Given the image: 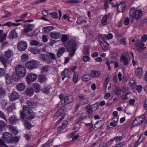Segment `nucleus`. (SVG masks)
Wrapping results in <instances>:
<instances>
[{
	"label": "nucleus",
	"mask_w": 147,
	"mask_h": 147,
	"mask_svg": "<svg viewBox=\"0 0 147 147\" xmlns=\"http://www.w3.org/2000/svg\"><path fill=\"white\" fill-rule=\"evenodd\" d=\"M16 75L13 77L15 80H19V78L24 77L26 74V70L25 67L22 65H18L15 67Z\"/></svg>",
	"instance_id": "f257e3e1"
},
{
	"label": "nucleus",
	"mask_w": 147,
	"mask_h": 147,
	"mask_svg": "<svg viewBox=\"0 0 147 147\" xmlns=\"http://www.w3.org/2000/svg\"><path fill=\"white\" fill-rule=\"evenodd\" d=\"M66 50L69 52V54L71 57L73 56L76 51L75 47L76 46V41L74 40H70L64 45Z\"/></svg>",
	"instance_id": "f03ea898"
},
{
	"label": "nucleus",
	"mask_w": 147,
	"mask_h": 147,
	"mask_svg": "<svg viewBox=\"0 0 147 147\" xmlns=\"http://www.w3.org/2000/svg\"><path fill=\"white\" fill-rule=\"evenodd\" d=\"M74 100V97L72 96H67L64 98V103H63L62 100H61L58 104V105L57 106V107H61L65 105L72 102Z\"/></svg>",
	"instance_id": "7ed1b4c3"
},
{
	"label": "nucleus",
	"mask_w": 147,
	"mask_h": 147,
	"mask_svg": "<svg viewBox=\"0 0 147 147\" xmlns=\"http://www.w3.org/2000/svg\"><path fill=\"white\" fill-rule=\"evenodd\" d=\"M98 107V105L96 104H93L91 106L88 105L86 106V111L88 114V117L89 118L92 117V115L93 112L96 110Z\"/></svg>",
	"instance_id": "20e7f679"
},
{
	"label": "nucleus",
	"mask_w": 147,
	"mask_h": 147,
	"mask_svg": "<svg viewBox=\"0 0 147 147\" xmlns=\"http://www.w3.org/2000/svg\"><path fill=\"white\" fill-rule=\"evenodd\" d=\"M38 61L33 60L26 62L25 65L26 67L30 69H33L37 68L39 65Z\"/></svg>",
	"instance_id": "39448f33"
},
{
	"label": "nucleus",
	"mask_w": 147,
	"mask_h": 147,
	"mask_svg": "<svg viewBox=\"0 0 147 147\" xmlns=\"http://www.w3.org/2000/svg\"><path fill=\"white\" fill-rule=\"evenodd\" d=\"M145 117V115H142L141 116L136 117L133 122L132 125L134 126L141 124L144 120Z\"/></svg>",
	"instance_id": "423d86ee"
},
{
	"label": "nucleus",
	"mask_w": 147,
	"mask_h": 147,
	"mask_svg": "<svg viewBox=\"0 0 147 147\" xmlns=\"http://www.w3.org/2000/svg\"><path fill=\"white\" fill-rule=\"evenodd\" d=\"M32 110L28 107L26 105H24L23 107V110L20 111V115L21 116L20 118L21 119H24L25 116L30 112Z\"/></svg>",
	"instance_id": "0eeeda50"
},
{
	"label": "nucleus",
	"mask_w": 147,
	"mask_h": 147,
	"mask_svg": "<svg viewBox=\"0 0 147 147\" xmlns=\"http://www.w3.org/2000/svg\"><path fill=\"white\" fill-rule=\"evenodd\" d=\"M37 78V76L36 74H34L30 73L28 74L26 77V78L28 83L29 84L31 82L35 81Z\"/></svg>",
	"instance_id": "6e6552de"
},
{
	"label": "nucleus",
	"mask_w": 147,
	"mask_h": 147,
	"mask_svg": "<svg viewBox=\"0 0 147 147\" xmlns=\"http://www.w3.org/2000/svg\"><path fill=\"white\" fill-rule=\"evenodd\" d=\"M34 27L33 24L26 23L24 25V28L23 29V32L24 33L31 31L34 29Z\"/></svg>",
	"instance_id": "1a4fd4ad"
},
{
	"label": "nucleus",
	"mask_w": 147,
	"mask_h": 147,
	"mask_svg": "<svg viewBox=\"0 0 147 147\" xmlns=\"http://www.w3.org/2000/svg\"><path fill=\"white\" fill-rule=\"evenodd\" d=\"M27 45L25 42L21 41L18 45V49L20 51H24L27 48Z\"/></svg>",
	"instance_id": "9d476101"
},
{
	"label": "nucleus",
	"mask_w": 147,
	"mask_h": 147,
	"mask_svg": "<svg viewBox=\"0 0 147 147\" xmlns=\"http://www.w3.org/2000/svg\"><path fill=\"white\" fill-rule=\"evenodd\" d=\"M26 103L28 106V107L30 108L33 109L36 107H37V104L36 102L32 99L27 100Z\"/></svg>",
	"instance_id": "9b49d317"
},
{
	"label": "nucleus",
	"mask_w": 147,
	"mask_h": 147,
	"mask_svg": "<svg viewBox=\"0 0 147 147\" xmlns=\"http://www.w3.org/2000/svg\"><path fill=\"white\" fill-rule=\"evenodd\" d=\"M11 134L8 132L4 133L2 136L3 139L6 142H9L12 138Z\"/></svg>",
	"instance_id": "f8f14e48"
},
{
	"label": "nucleus",
	"mask_w": 147,
	"mask_h": 147,
	"mask_svg": "<svg viewBox=\"0 0 147 147\" xmlns=\"http://www.w3.org/2000/svg\"><path fill=\"white\" fill-rule=\"evenodd\" d=\"M50 37L54 39L60 38L61 36V33L60 32H52L50 33Z\"/></svg>",
	"instance_id": "ddd939ff"
},
{
	"label": "nucleus",
	"mask_w": 147,
	"mask_h": 147,
	"mask_svg": "<svg viewBox=\"0 0 147 147\" xmlns=\"http://www.w3.org/2000/svg\"><path fill=\"white\" fill-rule=\"evenodd\" d=\"M144 43L141 42H137L135 45V47L136 49L139 52L143 51L146 48L144 47Z\"/></svg>",
	"instance_id": "4468645a"
},
{
	"label": "nucleus",
	"mask_w": 147,
	"mask_h": 147,
	"mask_svg": "<svg viewBox=\"0 0 147 147\" xmlns=\"http://www.w3.org/2000/svg\"><path fill=\"white\" fill-rule=\"evenodd\" d=\"M38 79L41 84L45 83L47 80V78L45 74H41L38 76Z\"/></svg>",
	"instance_id": "2eb2a0df"
},
{
	"label": "nucleus",
	"mask_w": 147,
	"mask_h": 147,
	"mask_svg": "<svg viewBox=\"0 0 147 147\" xmlns=\"http://www.w3.org/2000/svg\"><path fill=\"white\" fill-rule=\"evenodd\" d=\"M19 97V95L18 92H13L9 96V99L11 101H14L18 99Z\"/></svg>",
	"instance_id": "dca6fc26"
},
{
	"label": "nucleus",
	"mask_w": 147,
	"mask_h": 147,
	"mask_svg": "<svg viewBox=\"0 0 147 147\" xmlns=\"http://www.w3.org/2000/svg\"><path fill=\"white\" fill-rule=\"evenodd\" d=\"M32 86L33 89L34 90L35 92L36 93H38L42 90L41 86L37 83H33Z\"/></svg>",
	"instance_id": "f3484780"
},
{
	"label": "nucleus",
	"mask_w": 147,
	"mask_h": 147,
	"mask_svg": "<svg viewBox=\"0 0 147 147\" xmlns=\"http://www.w3.org/2000/svg\"><path fill=\"white\" fill-rule=\"evenodd\" d=\"M69 70L68 68H65L64 70L61 73V75L62 76V80H64L65 78L67 77L69 78H70L69 74Z\"/></svg>",
	"instance_id": "a211bd4d"
},
{
	"label": "nucleus",
	"mask_w": 147,
	"mask_h": 147,
	"mask_svg": "<svg viewBox=\"0 0 147 147\" xmlns=\"http://www.w3.org/2000/svg\"><path fill=\"white\" fill-rule=\"evenodd\" d=\"M0 60L4 65L5 68L7 67V65L9 64L10 63L9 59L7 58H5L3 56H1L0 57Z\"/></svg>",
	"instance_id": "6ab92c4d"
},
{
	"label": "nucleus",
	"mask_w": 147,
	"mask_h": 147,
	"mask_svg": "<svg viewBox=\"0 0 147 147\" xmlns=\"http://www.w3.org/2000/svg\"><path fill=\"white\" fill-rule=\"evenodd\" d=\"M103 42H100V45L101 47L104 50H106L108 49L109 47L108 43L105 41V39L104 38H102Z\"/></svg>",
	"instance_id": "aec40b11"
},
{
	"label": "nucleus",
	"mask_w": 147,
	"mask_h": 147,
	"mask_svg": "<svg viewBox=\"0 0 147 147\" xmlns=\"http://www.w3.org/2000/svg\"><path fill=\"white\" fill-rule=\"evenodd\" d=\"M121 59L124 65L126 66L128 65L129 57L125 55H122L121 56Z\"/></svg>",
	"instance_id": "412c9836"
},
{
	"label": "nucleus",
	"mask_w": 147,
	"mask_h": 147,
	"mask_svg": "<svg viewBox=\"0 0 147 147\" xmlns=\"http://www.w3.org/2000/svg\"><path fill=\"white\" fill-rule=\"evenodd\" d=\"M9 121L10 123L14 124L19 121L18 119L15 115H12L9 117Z\"/></svg>",
	"instance_id": "4be33fe9"
},
{
	"label": "nucleus",
	"mask_w": 147,
	"mask_h": 147,
	"mask_svg": "<svg viewBox=\"0 0 147 147\" xmlns=\"http://www.w3.org/2000/svg\"><path fill=\"white\" fill-rule=\"evenodd\" d=\"M115 64V67L117 68L119 66V63L116 62H115L114 61L108 60L106 64L108 66V69H111V66Z\"/></svg>",
	"instance_id": "5701e85b"
},
{
	"label": "nucleus",
	"mask_w": 147,
	"mask_h": 147,
	"mask_svg": "<svg viewBox=\"0 0 147 147\" xmlns=\"http://www.w3.org/2000/svg\"><path fill=\"white\" fill-rule=\"evenodd\" d=\"M143 69L142 68L140 67L135 70L136 76L139 78H141L142 76Z\"/></svg>",
	"instance_id": "b1692460"
},
{
	"label": "nucleus",
	"mask_w": 147,
	"mask_h": 147,
	"mask_svg": "<svg viewBox=\"0 0 147 147\" xmlns=\"http://www.w3.org/2000/svg\"><path fill=\"white\" fill-rule=\"evenodd\" d=\"M126 5L123 3H120L118 6L117 10L119 12H123L125 9Z\"/></svg>",
	"instance_id": "393cba45"
},
{
	"label": "nucleus",
	"mask_w": 147,
	"mask_h": 147,
	"mask_svg": "<svg viewBox=\"0 0 147 147\" xmlns=\"http://www.w3.org/2000/svg\"><path fill=\"white\" fill-rule=\"evenodd\" d=\"M16 88L19 91H23L25 88V85L23 83H19L16 85Z\"/></svg>",
	"instance_id": "a878e982"
},
{
	"label": "nucleus",
	"mask_w": 147,
	"mask_h": 147,
	"mask_svg": "<svg viewBox=\"0 0 147 147\" xmlns=\"http://www.w3.org/2000/svg\"><path fill=\"white\" fill-rule=\"evenodd\" d=\"M54 28V27L51 26L44 27L42 29V32L45 33H48L53 30Z\"/></svg>",
	"instance_id": "bb28decb"
},
{
	"label": "nucleus",
	"mask_w": 147,
	"mask_h": 147,
	"mask_svg": "<svg viewBox=\"0 0 147 147\" xmlns=\"http://www.w3.org/2000/svg\"><path fill=\"white\" fill-rule=\"evenodd\" d=\"M65 49L63 47H61L59 48L57 53V55L58 57H61L65 52Z\"/></svg>",
	"instance_id": "cd10ccee"
},
{
	"label": "nucleus",
	"mask_w": 147,
	"mask_h": 147,
	"mask_svg": "<svg viewBox=\"0 0 147 147\" xmlns=\"http://www.w3.org/2000/svg\"><path fill=\"white\" fill-rule=\"evenodd\" d=\"M25 93L27 96H31L34 94V90L32 88H27L25 90Z\"/></svg>",
	"instance_id": "c85d7f7f"
},
{
	"label": "nucleus",
	"mask_w": 147,
	"mask_h": 147,
	"mask_svg": "<svg viewBox=\"0 0 147 147\" xmlns=\"http://www.w3.org/2000/svg\"><path fill=\"white\" fill-rule=\"evenodd\" d=\"M142 13L141 10H137L134 13L135 18L136 19H139L141 18L142 16Z\"/></svg>",
	"instance_id": "c756f323"
},
{
	"label": "nucleus",
	"mask_w": 147,
	"mask_h": 147,
	"mask_svg": "<svg viewBox=\"0 0 147 147\" xmlns=\"http://www.w3.org/2000/svg\"><path fill=\"white\" fill-rule=\"evenodd\" d=\"M67 123L66 121H64L62 123V125L59 127L58 128V131L59 132H62L63 131L67 124Z\"/></svg>",
	"instance_id": "7c9ffc66"
},
{
	"label": "nucleus",
	"mask_w": 147,
	"mask_h": 147,
	"mask_svg": "<svg viewBox=\"0 0 147 147\" xmlns=\"http://www.w3.org/2000/svg\"><path fill=\"white\" fill-rule=\"evenodd\" d=\"M109 15H106L103 16L102 19L101 23L102 25H107L108 24L107 19L109 17Z\"/></svg>",
	"instance_id": "2f4dec72"
},
{
	"label": "nucleus",
	"mask_w": 147,
	"mask_h": 147,
	"mask_svg": "<svg viewBox=\"0 0 147 147\" xmlns=\"http://www.w3.org/2000/svg\"><path fill=\"white\" fill-rule=\"evenodd\" d=\"M8 36L10 38H14L17 37L18 34L15 30H13L10 32Z\"/></svg>",
	"instance_id": "473e14b6"
},
{
	"label": "nucleus",
	"mask_w": 147,
	"mask_h": 147,
	"mask_svg": "<svg viewBox=\"0 0 147 147\" xmlns=\"http://www.w3.org/2000/svg\"><path fill=\"white\" fill-rule=\"evenodd\" d=\"M104 122L102 120L98 121L96 122L94 125V127L98 129H99L103 126Z\"/></svg>",
	"instance_id": "72a5a7b5"
},
{
	"label": "nucleus",
	"mask_w": 147,
	"mask_h": 147,
	"mask_svg": "<svg viewBox=\"0 0 147 147\" xmlns=\"http://www.w3.org/2000/svg\"><path fill=\"white\" fill-rule=\"evenodd\" d=\"M91 77L90 74H86L83 75L82 79L83 81L87 82L91 80Z\"/></svg>",
	"instance_id": "f704fd0d"
},
{
	"label": "nucleus",
	"mask_w": 147,
	"mask_h": 147,
	"mask_svg": "<svg viewBox=\"0 0 147 147\" xmlns=\"http://www.w3.org/2000/svg\"><path fill=\"white\" fill-rule=\"evenodd\" d=\"M64 109H61L57 111L55 114L54 117L55 119H57L61 116L63 113Z\"/></svg>",
	"instance_id": "c9c22d12"
},
{
	"label": "nucleus",
	"mask_w": 147,
	"mask_h": 147,
	"mask_svg": "<svg viewBox=\"0 0 147 147\" xmlns=\"http://www.w3.org/2000/svg\"><path fill=\"white\" fill-rule=\"evenodd\" d=\"M35 114L33 112L32 110H31L30 112L25 115L27 118L28 119H33L35 116Z\"/></svg>",
	"instance_id": "e433bc0d"
},
{
	"label": "nucleus",
	"mask_w": 147,
	"mask_h": 147,
	"mask_svg": "<svg viewBox=\"0 0 147 147\" xmlns=\"http://www.w3.org/2000/svg\"><path fill=\"white\" fill-rule=\"evenodd\" d=\"M13 55L12 51L9 49L5 52L4 55L6 58L9 59L13 56Z\"/></svg>",
	"instance_id": "4c0bfd02"
},
{
	"label": "nucleus",
	"mask_w": 147,
	"mask_h": 147,
	"mask_svg": "<svg viewBox=\"0 0 147 147\" xmlns=\"http://www.w3.org/2000/svg\"><path fill=\"white\" fill-rule=\"evenodd\" d=\"M90 74L91 77H98L100 75V72L99 71L93 70L92 71Z\"/></svg>",
	"instance_id": "58836bf2"
},
{
	"label": "nucleus",
	"mask_w": 147,
	"mask_h": 147,
	"mask_svg": "<svg viewBox=\"0 0 147 147\" xmlns=\"http://www.w3.org/2000/svg\"><path fill=\"white\" fill-rule=\"evenodd\" d=\"M7 127V125L6 123L3 121L0 120V130L2 131L5 128Z\"/></svg>",
	"instance_id": "ea45409f"
},
{
	"label": "nucleus",
	"mask_w": 147,
	"mask_h": 147,
	"mask_svg": "<svg viewBox=\"0 0 147 147\" xmlns=\"http://www.w3.org/2000/svg\"><path fill=\"white\" fill-rule=\"evenodd\" d=\"M79 73L78 72H75L73 78V81L75 83L77 82L78 81V76Z\"/></svg>",
	"instance_id": "a19ab883"
},
{
	"label": "nucleus",
	"mask_w": 147,
	"mask_h": 147,
	"mask_svg": "<svg viewBox=\"0 0 147 147\" xmlns=\"http://www.w3.org/2000/svg\"><path fill=\"white\" fill-rule=\"evenodd\" d=\"M30 51L32 53L38 54L41 51L39 49L31 47L30 49Z\"/></svg>",
	"instance_id": "79ce46f5"
},
{
	"label": "nucleus",
	"mask_w": 147,
	"mask_h": 147,
	"mask_svg": "<svg viewBox=\"0 0 147 147\" xmlns=\"http://www.w3.org/2000/svg\"><path fill=\"white\" fill-rule=\"evenodd\" d=\"M87 21L85 20H84L83 17L82 16H80L77 18L76 23L80 24H81L83 23H86Z\"/></svg>",
	"instance_id": "37998d69"
},
{
	"label": "nucleus",
	"mask_w": 147,
	"mask_h": 147,
	"mask_svg": "<svg viewBox=\"0 0 147 147\" xmlns=\"http://www.w3.org/2000/svg\"><path fill=\"white\" fill-rule=\"evenodd\" d=\"M9 128L15 135L18 134V131L16 129V128L13 125H9Z\"/></svg>",
	"instance_id": "c03bdc74"
},
{
	"label": "nucleus",
	"mask_w": 147,
	"mask_h": 147,
	"mask_svg": "<svg viewBox=\"0 0 147 147\" xmlns=\"http://www.w3.org/2000/svg\"><path fill=\"white\" fill-rule=\"evenodd\" d=\"M25 127L28 129H30L32 127V125L28 121H24V122Z\"/></svg>",
	"instance_id": "a18cd8bd"
},
{
	"label": "nucleus",
	"mask_w": 147,
	"mask_h": 147,
	"mask_svg": "<svg viewBox=\"0 0 147 147\" xmlns=\"http://www.w3.org/2000/svg\"><path fill=\"white\" fill-rule=\"evenodd\" d=\"M121 90L120 88L118 86H117L115 87L114 92L116 95H119L121 94Z\"/></svg>",
	"instance_id": "49530a36"
},
{
	"label": "nucleus",
	"mask_w": 147,
	"mask_h": 147,
	"mask_svg": "<svg viewBox=\"0 0 147 147\" xmlns=\"http://www.w3.org/2000/svg\"><path fill=\"white\" fill-rule=\"evenodd\" d=\"M69 39V38L65 34L62 35L61 38V40L63 42V44L64 45L65 44V42L68 40Z\"/></svg>",
	"instance_id": "de8ad7c7"
},
{
	"label": "nucleus",
	"mask_w": 147,
	"mask_h": 147,
	"mask_svg": "<svg viewBox=\"0 0 147 147\" xmlns=\"http://www.w3.org/2000/svg\"><path fill=\"white\" fill-rule=\"evenodd\" d=\"M6 94L5 89L3 88H0V97L1 98L4 96Z\"/></svg>",
	"instance_id": "09e8293b"
},
{
	"label": "nucleus",
	"mask_w": 147,
	"mask_h": 147,
	"mask_svg": "<svg viewBox=\"0 0 147 147\" xmlns=\"http://www.w3.org/2000/svg\"><path fill=\"white\" fill-rule=\"evenodd\" d=\"M47 54H41L39 55V59L41 61L45 62L46 59Z\"/></svg>",
	"instance_id": "8fccbe9b"
},
{
	"label": "nucleus",
	"mask_w": 147,
	"mask_h": 147,
	"mask_svg": "<svg viewBox=\"0 0 147 147\" xmlns=\"http://www.w3.org/2000/svg\"><path fill=\"white\" fill-rule=\"evenodd\" d=\"M40 42L36 40H32L30 42V44L32 45L37 46L40 45Z\"/></svg>",
	"instance_id": "3c124183"
},
{
	"label": "nucleus",
	"mask_w": 147,
	"mask_h": 147,
	"mask_svg": "<svg viewBox=\"0 0 147 147\" xmlns=\"http://www.w3.org/2000/svg\"><path fill=\"white\" fill-rule=\"evenodd\" d=\"M89 100L88 99H85L83 100H80V102L81 106H83L85 104H87Z\"/></svg>",
	"instance_id": "603ef678"
},
{
	"label": "nucleus",
	"mask_w": 147,
	"mask_h": 147,
	"mask_svg": "<svg viewBox=\"0 0 147 147\" xmlns=\"http://www.w3.org/2000/svg\"><path fill=\"white\" fill-rule=\"evenodd\" d=\"M45 62H47V64H50L52 62V60L49 55H47Z\"/></svg>",
	"instance_id": "864d4df0"
},
{
	"label": "nucleus",
	"mask_w": 147,
	"mask_h": 147,
	"mask_svg": "<svg viewBox=\"0 0 147 147\" xmlns=\"http://www.w3.org/2000/svg\"><path fill=\"white\" fill-rule=\"evenodd\" d=\"M7 37V34L6 33H4L0 37V42H2L5 40H6Z\"/></svg>",
	"instance_id": "5fc2aeb1"
},
{
	"label": "nucleus",
	"mask_w": 147,
	"mask_h": 147,
	"mask_svg": "<svg viewBox=\"0 0 147 147\" xmlns=\"http://www.w3.org/2000/svg\"><path fill=\"white\" fill-rule=\"evenodd\" d=\"M28 56L27 54H24L22 56V60L23 62L25 61L28 59Z\"/></svg>",
	"instance_id": "6e6d98bb"
},
{
	"label": "nucleus",
	"mask_w": 147,
	"mask_h": 147,
	"mask_svg": "<svg viewBox=\"0 0 147 147\" xmlns=\"http://www.w3.org/2000/svg\"><path fill=\"white\" fill-rule=\"evenodd\" d=\"M105 38H106V39L108 40L111 39L113 37V36L111 34H104L103 36Z\"/></svg>",
	"instance_id": "4d7b16f0"
},
{
	"label": "nucleus",
	"mask_w": 147,
	"mask_h": 147,
	"mask_svg": "<svg viewBox=\"0 0 147 147\" xmlns=\"http://www.w3.org/2000/svg\"><path fill=\"white\" fill-rule=\"evenodd\" d=\"M123 139V137L122 136H118L115 137L113 139L117 142H120Z\"/></svg>",
	"instance_id": "13d9d810"
},
{
	"label": "nucleus",
	"mask_w": 147,
	"mask_h": 147,
	"mask_svg": "<svg viewBox=\"0 0 147 147\" xmlns=\"http://www.w3.org/2000/svg\"><path fill=\"white\" fill-rule=\"evenodd\" d=\"M49 69V66L47 65H45L42 67V71L43 72H47L48 71Z\"/></svg>",
	"instance_id": "bf43d9fd"
},
{
	"label": "nucleus",
	"mask_w": 147,
	"mask_h": 147,
	"mask_svg": "<svg viewBox=\"0 0 147 147\" xmlns=\"http://www.w3.org/2000/svg\"><path fill=\"white\" fill-rule=\"evenodd\" d=\"M49 56L50 57L51 59L53 60H56L57 59V57L56 56V55L55 54L53 53H49Z\"/></svg>",
	"instance_id": "052dcab7"
},
{
	"label": "nucleus",
	"mask_w": 147,
	"mask_h": 147,
	"mask_svg": "<svg viewBox=\"0 0 147 147\" xmlns=\"http://www.w3.org/2000/svg\"><path fill=\"white\" fill-rule=\"evenodd\" d=\"M49 14L53 18L57 19L58 18L57 13L56 12L50 13Z\"/></svg>",
	"instance_id": "680f3d73"
},
{
	"label": "nucleus",
	"mask_w": 147,
	"mask_h": 147,
	"mask_svg": "<svg viewBox=\"0 0 147 147\" xmlns=\"http://www.w3.org/2000/svg\"><path fill=\"white\" fill-rule=\"evenodd\" d=\"M128 93H126L124 94H122L121 96V98L124 100L127 101V100L128 98L127 97V95L128 94Z\"/></svg>",
	"instance_id": "e2e57ef3"
},
{
	"label": "nucleus",
	"mask_w": 147,
	"mask_h": 147,
	"mask_svg": "<svg viewBox=\"0 0 147 147\" xmlns=\"http://www.w3.org/2000/svg\"><path fill=\"white\" fill-rule=\"evenodd\" d=\"M42 90L44 93L46 94L49 93L50 91V89L49 88L47 87H45Z\"/></svg>",
	"instance_id": "0e129e2a"
},
{
	"label": "nucleus",
	"mask_w": 147,
	"mask_h": 147,
	"mask_svg": "<svg viewBox=\"0 0 147 147\" xmlns=\"http://www.w3.org/2000/svg\"><path fill=\"white\" fill-rule=\"evenodd\" d=\"M6 82L7 84H9L11 83V81L10 77L9 76H7L5 77Z\"/></svg>",
	"instance_id": "69168bd1"
},
{
	"label": "nucleus",
	"mask_w": 147,
	"mask_h": 147,
	"mask_svg": "<svg viewBox=\"0 0 147 147\" xmlns=\"http://www.w3.org/2000/svg\"><path fill=\"white\" fill-rule=\"evenodd\" d=\"M14 109V107L13 106L11 105L7 108V112H9V113L10 112H12Z\"/></svg>",
	"instance_id": "338daca9"
},
{
	"label": "nucleus",
	"mask_w": 147,
	"mask_h": 147,
	"mask_svg": "<svg viewBox=\"0 0 147 147\" xmlns=\"http://www.w3.org/2000/svg\"><path fill=\"white\" fill-rule=\"evenodd\" d=\"M51 142V141L48 140L45 144H43L42 146L43 147H49Z\"/></svg>",
	"instance_id": "774afa93"
}]
</instances>
